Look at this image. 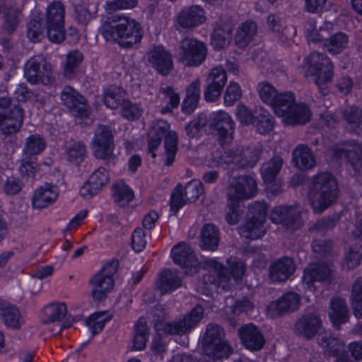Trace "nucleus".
Segmentation results:
<instances>
[{"mask_svg":"<svg viewBox=\"0 0 362 362\" xmlns=\"http://www.w3.org/2000/svg\"><path fill=\"white\" fill-rule=\"evenodd\" d=\"M300 302V296L298 293L288 291L283 294L277 300L272 302L269 310L274 315H281L298 310Z\"/></svg>","mask_w":362,"mask_h":362,"instance_id":"a878e982","label":"nucleus"},{"mask_svg":"<svg viewBox=\"0 0 362 362\" xmlns=\"http://www.w3.org/2000/svg\"><path fill=\"white\" fill-rule=\"evenodd\" d=\"M66 306L64 303H52L46 305L42 314L43 323L61 321L66 314Z\"/></svg>","mask_w":362,"mask_h":362,"instance_id":"c03bdc74","label":"nucleus"},{"mask_svg":"<svg viewBox=\"0 0 362 362\" xmlns=\"http://www.w3.org/2000/svg\"><path fill=\"white\" fill-rule=\"evenodd\" d=\"M205 12L197 5L182 8L177 16V24L183 28H192L204 23Z\"/></svg>","mask_w":362,"mask_h":362,"instance_id":"393cba45","label":"nucleus"},{"mask_svg":"<svg viewBox=\"0 0 362 362\" xmlns=\"http://www.w3.org/2000/svg\"><path fill=\"white\" fill-rule=\"evenodd\" d=\"M204 315V308L197 305L182 318L176 319L172 322L158 321L154 327L159 334H185L194 329L201 321Z\"/></svg>","mask_w":362,"mask_h":362,"instance_id":"1a4fd4ad","label":"nucleus"},{"mask_svg":"<svg viewBox=\"0 0 362 362\" xmlns=\"http://www.w3.org/2000/svg\"><path fill=\"white\" fill-rule=\"evenodd\" d=\"M171 256L174 262L182 268L196 270L197 263L195 254L192 247L185 243H179L171 250Z\"/></svg>","mask_w":362,"mask_h":362,"instance_id":"bb28decb","label":"nucleus"},{"mask_svg":"<svg viewBox=\"0 0 362 362\" xmlns=\"http://www.w3.org/2000/svg\"><path fill=\"white\" fill-rule=\"evenodd\" d=\"M200 241L202 249L215 251L220 243L218 228L212 223L205 224L202 228Z\"/></svg>","mask_w":362,"mask_h":362,"instance_id":"c9c22d12","label":"nucleus"},{"mask_svg":"<svg viewBox=\"0 0 362 362\" xmlns=\"http://www.w3.org/2000/svg\"><path fill=\"white\" fill-rule=\"evenodd\" d=\"M83 56L78 50L70 51L66 57L64 65V75L66 77L71 78L76 72L79 64L82 62Z\"/></svg>","mask_w":362,"mask_h":362,"instance_id":"864d4df0","label":"nucleus"},{"mask_svg":"<svg viewBox=\"0 0 362 362\" xmlns=\"http://www.w3.org/2000/svg\"><path fill=\"white\" fill-rule=\"evenodd\" d=\"M86 148L81 141L75 142L68 148V158L71 162L79 163L85 156Z\"/></svg>","mask_w":362,"mask_h":362,"instance_id":"0e129e2a","label":"nucleus"},{"mask_svg":"<svg viewBox=\"0 0 362 362\" xmlns=\"http://www.w3.org/2000/svg\"><path fill=\"white\" fill-rule=\"evenodd\" d=\"M147 56L149 64L162 76L168 75L173 68L172 54L163 45L153 46Z\"/></svg>","mask_w":362,"mask_h":362,"instance_id":"aec40b11","label":"nucleus"},{"mask_svg":"<svg viewBox=\"0 0 362 362\" xmlns=\"http://www.w3.org/2000/svg\"><path fill=\"white\" fill-rule=\"evenodd\" d=\"M112 196L119 206H124L134 198L133 190L124 182H118L112 186Z\"/></svg>","mask_w":362,"mask_h":362,"instance_id":"de8ad7c7","label":"nucleus"},{"mask_svg":"<svg viewBox=\"0 0 362 362\" xmlns=\"http://www.w3.org/2000/svg\"><path fill=\"white\" fill-rule=\"evenodd\" d=\"M114 148V136L112 129L106 125H99L93 138V150L95 156L101 159L111 158Z\"/></svg>","mask_w":362,"mask_h":362,"instance_id":"f3484780","label":"nucleus"},{"mask_svg":"<svg viewBox=\"0 0 362 362\" xmlns=\"http://www.w3.org/2000/svg\"><path fill=\"white\" fill-rule=\"evenodd\" d=\"M23 110L17 99L11 98L4 92L0 95V134L17 133L23 122Z\"/></svg>","mask_w":362,"mask_h":362,"instance_id":"7ed1b4c3","label":"nucleus"},{"mask_svg":"<svg viewBox=\"0 0 362 362\" xmlns=\"http://www.w3.org/2000/svg\"><path fill=\"white\" fill-rule=\"evenodd\" d=\"M260 155L259 146L253 145L231 148L224 153L222 160L226 163H234L238 168H252L257 163Z\"/></svg>","mask_w":362,"mask_h":362,"instance_id":"2eb2a0df","label":"nucleus"},{"mask_svg":"<svg viewBox=\"0 0 362 362\" xmlns=\"http://www.w3.org/2000/svg\"><path fill=\"white\" fill-rule=\"evenodd\" d=\"M294 165L301 170H308L315 164V156L310 148L304 144H298L292 152Z\"/></svg>","mask_w":362,"mask_h":362,"instance_id":"2f4dec72","label":"nucleus"},{"mask_svg":"<svg viewBox=\"0 0 362 362\" xmlns=\"http://www.w3.org/2000/svg\"><path fill=\"white\" fill-rule=\"evenodd\" d=\"M22 19V13L19 9H11L4 16V29L7 33L16 30Z\"/></svg>","mask_w":362,"mask_h":362,"instance_id":"13d9d810","label":"nucleus"},{"mask_svg":"<svg viewBox=\"0 0 362 362\" xmlns=\"http://www.w3.org/2000/svg\"><path fill=\"white\" fill-rule=\"evenodd\" d=\"M337 197V182L330 173L322 172L313 176L309 187L308 199L315 213L323 212Z\"/></svg>","mask_w":362,"mask_h":362,"instance_id":"f03ea898","label":"nucleus"},{"mask_svg":"<svg viewBox=\"0 0 362 362\" xmlns=\"http://www.w3.org/2000/svg\"><path fill=\"white\" fill-rule=\"evenodd\" d=\"M227 82V75L221 66L213 68L206 78V87L204 90V97L206 101L214 102L221 95Z\"/></svg>","mask_w":362,"mask_h":362,"instance_id":"412c9836","label":"nucleus"},{"mask_svg":"<svg viewBox=\"0 0 362 362\" xmlns=\"http://www.w3.org/2000/svg\"><path fill=\"white\" fill-rule=\"evenodd\" d=\"M148 339V329L146 320L139 318L134 326L133 349L141 351L145 349Z\"/></svg>","mask_w":362,"mask_h":362,"instance_id":"a18cd8bd","label":"nucleus"},{"mask_svg":"<svg viewBox=\"0 0 362 362\" xmlns=\"http://www.w3.org/2000/svg\"><path fill=\"white\" fill-rule=\"evenodd\" d=\"M61 100L71 114L80 118L88 115V106L86 98L71 86H66L61 92Z\"/></svg>","mask_w":362,"mask_h":362,"instance_id":"6ab92c4d","label":"nucleus"},{"mask_svg":"<svg viewBox=\"0 0 362 362\" xmlns=\"http://www.w3.org/2000/svg\"><path fill=\"white\" fill-rule=\"evenodd\" d=\"M98 11L95 4H81L75 6L76 19L79 23L87 24L93 19Z\"/></svg>","mask_w":362,"mask_h":362,"instance_id":"5fc2aeb1","label":"nucleus"},{"mask_svg":"<svg viewBox=\"0 0 362 362\" xmlns=\"http://www.w3.org/2000/svg\"><path fill=\"white\" fill-rule=\"evenodd\" d=\"M116 272V264L113 262L108 263L90 278L89 284L91 286L92 297L95 300L104 299L107 293L112 289L113 276Z\"/></svg>","mask_w":362,"mask_h":362,"instance_id":"9b49d317","label":"nucleus"},{"mask_svg":"<svg viewBox=\"0 0 362 362\" xmlns=\"http://www.w3.org/2000/svg\"><path fill=\"white\" fill-rule=\"evenodd\" d=\"M181 283L182 279L175 271L165 269L160 274L156 287L163 295L178 288Z\"/></svg>","mask_w":362,"mask_h":362,"instance_id":"72a5a7b5","label":"nucleus"},{"mask_svg":"<svg viewBox=\"0 0 362 362\" xmlns=\"http://www.w3.org/2000/svg\"><path fill=\"white\" fill-rule=\"evenodd\" d=\"M254 124L259 134H266L270 132L274 127L273 117L264 109L256 110Z\"/></svg>","mask_w":362,"mask_h":362,"instance_id":"09e8293b","label":"nucleus"},{"mask_svg":"<svg viewBox=\"0 0 362 362\" xmlns=\"http://www.w3.org/2000/svg\"><path fill=\"white\" fill-rule=\"evenodd\" d=\"M37 165L36 157L26 155L21 160L19 170L22 176L33 178L35 175Z\"/></svg>","mask_w":362,"mask_h":362,"instance_id":"e2e57ef3","label":"nucleus"},{"mask_svg":"<svg viewBox=\"0 0 362 362\" xmlns=\"http://www.w3.org/2000/svg\"><path fill=\"white\" fill-rule=\"evenodd\" d=\"M321 326V320L313 313L302 316L296 323V331L307 339L313 337Z\"/></svg>","mask_w":362,"mask_h":362,"instance_id":"c756f323","label":"nucleus"},{"mask_svg":"<svg viewBox=\"0 0 362 362\" xmlns=\"http://www.w3.org/2000/svg\"><path fill=\"white\" fill-rule=\"evenodd\" d=\"M242 96V90L240 86L235 82H230L226 88L224 94V103L227 106L233 105Z\"/></svg>","mask_w":362,"mask_h":362,"instance_id":"774afa93","label":"nucleus"},{"mask_svg":"<svg viewBox=\"0 0 362 362\" xmlns=\"http://www.w3.org/2000/svg\"><path fill=\"white\" fill-rule=\"evenodd\" d=\"M232 32V27L229 23L216 22L211 36V45L214 49L218 50L226 47L228 44V37Z\"/></svg>","mask_w":362,"mask_h":362,"instance_id":"f704fd0d","label":"nucleus"},{"mask_svg":"<svg viewBox=\"0 0 362 362\" xmlns=\"http://www.w3.org/2000/svg\"><path fill=\"white\" fill-rule=\"evenodd\" d=\"M240 235L247 239H257L262 238L266 233L264 223L253 218H248L245 224L239 228Z\"/></svg>","mask_w":362,"mask_h":362,"instance_id":"4c0bfd02","label":"nucleus"},{"mask_svg":"<svg viewBox=\"0 0 362 362\" xmlns=\"http://www.w3.org/2000/svg\"><path fill=\"white\" fill-rule=\"evenodd\" d=\"M281 97L283 101L278 105L274 112L278 117H282L284 124H303L310 120L311 112L309 107L305 103H296L293 93L286 92V94Z\"/></svg>","mask_w":362,"mask_h":362,"instance_id":"423d86ee","label":"nucleus"},{"mask_svg":"<svg viewBox=\"0 0 362 362\" xmlns=\"http://www.w3.org/2000/svg\"><path fill=\"white\" fill-rule=\"evenodd\" d=\"M296 271L292 258L283 257L273 262L269 268V276L272 282L281 283L290 278Z\"/></svg>","mask_w":362,"mask_h":362,"instance_id":"5701e85b","label":"nucleus"},{"mask_svg":"<svg viewBox=\"0 0 362 362\" xmlns=\"http://www.w3.org/2000/svg\"><path fill=\"white\" fill-rule=\"evenodd\" d=\"M46 147V142L38 134L30 135L25 140L23 152L30 156H35L41 153Z\"/></svg>","mask_w":362,"mask_h":362,"instance_id":"3c124183","label":"nucleus"},{"mask_svg":"<svg viewBox=\"0 0 362 362\" xmlns=\"http://www.w3.org/2000/svg\"><path fill=\"white\" fill-rule=\"evenodd\" d=\"M110 320L105 313H95L86 320V325L93 335L101 332L107 321Z\"/></svg>","mask_w":362,"mask_h":362,"instance_id":"4d7b16f0","label":"nucleus"},{"mask_svg":"<svg viewBox=\"0 0 362 362\" xmlns=\"http://www.w3.org/2000/svg\"><path fill=\"white\" fill-rule=\"evenodd\" d=\"M108 180L109 173L107 170L104 167H99L82 186L80 189V194L86 199H90L98 193Z\"/></svg>","mask_w":362,"mask_h":362,"instance_id":"b1692460","label":"nucleus"},{"mask_svg":"<svg viewBox=\"0 0 362 362\" xmlns=\"http://www.w3.org/2000/svg\"><path fill=\"white\" fill-rule=\"evenodd\" d=\"M319 344L329 356H338L344 352V343L339 338L325 332L319 337Z\"/></svg>","mask_w":362,"mask_h":362,"instance_id":"58836bf2","label":"nucleus"},{"mask_svg":"<svg viewBox=\"0 0 362 362\" xmlns=\"http://www.w3.org/2000/svg\"><path fill=\"white\" fill-rule=\"evenodd\" d=\"M27 36L33 42L40 41L43 37V28L39 19L34 18L28 22Z\"/></svg>","mask_w":362,"mask_h":362,"instance_id":"338daca9","label":"nucleus"},{"mask_svg":"<svg viewBox=\"0 0 362 362\" xmlns=\"http://www.w3.org/2000/svg\"><path fill=\"white\" fill-rule=\"evenodd\" d=\"M238 334L243 346L250 351H259L265 344L264 337L256 325L247 324L238 329Z\"/></svg>","mask_w":362,"mask_h":362,"instance_id":"4be33fe9","label":"nucleus"},{"mask_svg":"<svg viewBox=\"0 0 362 362\" xmlns=\"http://www.w3.org/2000/svg\"><path fill=\"white\" fill-rule=\"evenodd\" d=\"M256 180L251 176L233 177L228 188V201L239 203L253 197L257 192Z\"/></svg>","mask_w":362,"mask_h":362,"instance_id":"dca6fc26","label":"nucleus"},{"mask_svg":"<svg viewBox=\"0 0 362 362\" xmlns=\"http://www.w3.org/2000/svg\"><path fill=\"white\" fill-rule=\"evenodd\" d=\"M143 109L139 103L127 100L122 107V115L129 120H136L142 115Z\"/></svg>","mask_w":362,"mask_h":362,"instance_id":"680f3d73","label":"nucleus"},{"mask_svg":"<svg viewBox=\"0 0 362 362\" xmlns=\"http://www.w3.org/2000/svg\"><path fill=\"white\" fill-rule=\"evenodd\" d=\"M330 274L327 265L325 264L313 263L305 269L303 276V282L307 285V288L312 289L314 281H322L327 279Z\"/></svg>","mask_w":362,"mask_h":362,"instance_id":"7c9ffc66","label":"nucleus"},{"mask_svg":"<svg viewBox=\"0 0 362 362\" xmlns=\"http://www.w3.org/2000/svg\"><path fill=\"white\" fill-rule=\"evenodd\" d=\"M227 262L230 266V270L214 259H205L204 265L212 270L213 275L215 276H212L211 274L205 275L204 282L206 284L209 282L218 287L222 286L224 288L225 285L222 284L226 283L230 277H233L235 281H241L246 270L243 262L228 259Z\"/></svg>","mask_w":362,"mask_h":362,"instance_id":"39448f33","label":"nucleus"},{"mask_svg":"<svg viewBox=\"0 0 362 362\" xmlns=\"http://www.w3.org/2000/svg\"><path fill=\"white\" fill-rule=\"evenodd\" d=\"M59 195L58 187L52 184L45 183L35 192L32 204L35 209H42L53 204Z\"/></svg>","mask_w":362,"mask_h":362,"instance_id":"c85d7f7f","label":"nucleus"},{"mask_svg":"<svg viewBox=\"0 0 362 362\" xmlns=\"http://www.w3.org/2000/svg\"><path fill=\"white\" fill-rule=\"evenodd\" d=\"M223 329L216 324H209L202 339L203 351L213 359L227 358L233 353V348L223 339Z\"/></svg>","mask_w":362,"mask_h":362,"instance_id":"0eeeda50","label":"nucleus"},{"mask_svg":"<svg viewBox=\"0 0 362 362\" xmlns=\"http://www.w3.org/2000/svg\"><path fill=\"white\" fill-rule=\"evenodd\" d=\"M183 192L187 202H194L204 193L203 185L199 180H192L186 185Z\"/></svg>","mask_w":362,"mask_h":362,"instance_id":"052dcab7","label":"nucleus"},{"mask_svg":"<svg viewBox=\"0 0 362 362\" xmlns=\"http://www.w3.org/2000/svg\"><path fill=\"white\" fill-rule=\"evenodd\" d=\"M24 76L30 84L48 85L52 80L51 66L42 55L34 56L25 63Z\"/></svg>","mask_w":362,"mask_h":362,"instance_id":"f8f14e48","label":"nucleus"},{"mask_svg":"<svg viewBox=\"0 0 362 362\" xmlns=\"http://www.w3.org/2000/svg\"><path fill=\"white\" fill-rule=\"evenodd\" d=\"M284 164V160L281 156H274L269 160L265 162L261 169V175L266 183H272Z\"/></svg>","mask_w":362,"mask_h":362,"instance_id":"79ce46f5","label":"nucleus"},{"mask_svg":"<svg viewBox=\"0 0 362 362\" xmlns=\"http://www.w3.org/2000/svg\"><path fill=\"white\" fill-rule=\"evenodd\" d=\"M64 7L59 1H54L47 8L46 24H64Z\"/></svg>","mask_w":362,"mask_h":362,"instance_id":"603ef678","label":"nucleus"},{"mask_svg":"<svg viewBox=\"0 0 362 362\" xmlns=\"http://www.w3.org/2000/svg\"><path fill=\"white\" fill-rule=\"evenodd\" d=\"M164 98L163 103L166 105L161 107L160 112L162 114H167L171 112L173 109L178 107L180 104V95L178 93L170 86H162L159 89Z\"/></svg>","mask_w":362,"mask_h":362,"instance_id":"49530a36","label":"nucleus"},{"mask_svg":"<svg viewBox=\"0 0 362 362\" xmlns=\"http://www.w3.org/2000/svg\"><path fill=\"white\" fill-rule=\"evenodd\" d=\"M102 35L107 41L129 48L142 38L140 25L134 19L120 16L107 18L102 25Z\"/></svg>","mask_w":362,"mask_h":362,"instance_id":"f257e3e1","label":"nucleus"},{"mask_svg":"<svg viewBox=\"0 0 362 362\" xmlns=\"http://www.w3.org/2000/svg\"><path fill=\"white\" fill-rule=\"evenodd\" d=\"M209 124L210 128L217 135L221 146L232 142L235 132V122L228 113L224 111L212 112Z\"/></svg>","mask_w":362,"mask_h":362,"instance_id":"4468645a","label":"nucleus"},{"mask_svg":"<svg viewBox=\"0 0 362 362\" xmlns=\"http://www.w3.org/2000/svg\"><path fill=\"white\" fill-rule=\"evenodd\" d=\"M267 209L268 206L265 202H255L248 207V216L252 218L255 217V219L265 223Z\"/></svg>","mask_w":362,"mask_h":362,"instance_id":"69168bd1","label":"nucleus"},{"mask_svg":"<svg viewBox=\"0 0 362 362\" xmlns=\"http://www.w3.org/2000/svg\"><path fill=\"white\" fill-rule=\"evenodd\" d=\"M257 90L262 100L271 105L274 112L276 110L278 105H280L283 101L281 96L286 94V93H277L275 88L267 82L259 83L257 86Z\"/></svg>","mask_w":362,"mask_h":362,"instance_id":"e433bc0d","label":"nucleus"},{"mask_svg":"<svg viewBox=\"0 0 362 362\" xmlns=\"http://www.w3.org/2000/svg\"><path fill=\"white\" fill-rule=\"evenodd\" d=\"M362 260V244L356 243L351 245L344 252L343 265L348 269L358 267Z\"/></svg>","mask_w":362,"mask_h":362,"instance_id":"8fccbe9b","label":"nucleus"},{"mask_svg":"<svg viewBox=\"0 0 362 362\" xmlns=\"http://www.w3.org/2000/svg\"><path fill=\"white\" fill-rule=\"evenodd\" d=\"M329 317L336 328L344 324L349 319V310L346 301L340 298H333L330 302Z\"/></svg>","mask_w":362,"mask_h":362,"instance_id":"473e14b6","label":"nucleus"},{"mask_svg":"<svg viewBox=\"0 0 362 362\" xmlns=\"http://www.w3.org/2000/svg\"><path fill=\"white\" fill-rule=\"evenodd\" d=\"M352 304L354 315L362 317V277L358 278L352 286Z\"/></svg>","mask_w":362,"mask_h":362,"instance_id":"6e6d98bb","label":"nucleus"},{"mask_svg":"<svg viewBox=\"0 0 362 362\" xmlns=\"http://www.w3.org/2000/svg\"><path fill=\"white\" fill-rule=\"evenodd\" d=\"M168 129L169 124L165 122H160L153 125L148 134V149L152 158H155V151L165 137V165L170 166L174 162L177 151V135L175 132H168Z\"/></svg>","mask_w":362,"mask_h":362,"instance_id":"20e7f679","label":"nucleus"},{"mask_svg":"<svg viewBox=\"0 0 362 362\" xmlns=\"http://www.w3.org/2000/svg\"><path fill=\"white\" fill-rule=\"evenodd\" d=\"M333 155L337 158L344 157L346 165L357 174L362 168V144L354 139L344 140L333 147Z\"/></svg>","mask_w":362,"mask_h":362,"instance_id":"ddd939ff","label":"nucleus"},{"mask_svg":"<svg viewBox=\"0 0 362 362\" xmlns=\"http://www.w3.org/2000/svg\"><path fill=\"white\" fill-rule=\"evenodd\" d=\"M126 92L124 90L116 86L107 87L103 93V102L105 106L110 109H117L120 105H123Z\"/></svg>","mask_w":362,"mask_h":362,"instance_id":"ea45409f","label":"nucleus"},{"mask_svg":"<svg viewBox=\"0 0 362 362\" xmlns=\"http://www.w3.org/2000/svg\"><path fill=\"white\" fill-rule=\"evenodd\" d=\"M303 68L307 73L315 76V83L320 90L331 81L333 76V66L330 59L324 54L313 52L306 57Z\"/></svg>","mask_w":362,"mask_h":362,"instance_id":"6e6552de","label":"nucleus"},{"mask_svg":"<svg viewBox=\"0 0 362 362\" xmlns=\"http://www.w3.org/2000/svg\"><path fill=\"white\" fill-rule=\"evenodd\" d=\"M257 34V25L251 21H247L238 28L235 41L240 48L245 47Z\"/></svg>","mask_w":362,"mask_h":362,"instance_id":"a19ab883","label":"nucleus"},{"mask_svg":"<svg viewBox=\"0 0 362 362\" xmlns=\"http://www.w3.org/2000/svg\"><path fill=\"white\" fill-rule=\"evenodd\" d=\"M0 318L6 327L13 329H19L24 322L18 308L10 302L1 299Z\"/></svg>","mask_w":362,"mask_h":362,"instance_id":"cd10ccee","label":"nucleus"},{"mask_svg":"<svg viewBox=\"0 0 362 362\" xmlns=\"http://www.w3.org/2000/svg\"><path fill=\"white\" fill-rule=\"evenodd\" d=\"M349 37L343 32H338L325 40L324 49L331 54H337L346 48Z\"/></svg>","mask_w":362,"mask_h":362,"instance_id":"37998d69","label":"nucleus"},{"mask_svg":"<svg viewBox=\"0 0 362 362\" xmlns=\"http://www.w3.org/2000/svg\"><path fill=\"white\" fill-rule=\"evenodd\" d=\"M206 54L207 48L204 42L193 37H185L179 44L176 56L186 66H198L204 62Z\"/></svg>","mask_w":362,"mask_h":362,"instance_id":"9d476101","label":"nucleus"},{"mask_svg":"<svg viewBox=\"0 0 362 362\" xmlns=\"http://www.w3.org/2000/svg\"><path fill=\"white\" fill-rule=\"evenodd\" d=\"M269 218L276 224H281L286 229L294 231L303 226L300 211L293 206H275L271 211Z\"/></svg>","mask_w":362,"mask_h":362,"instance_id":"a211bd4d","label":"nucleus"},{"mask_svg":"<svg viewBox=\"0 0 362 362\" xmlns=\"http://www.w3.org/2000/svg\"><path fill=\"white\" fill-rule=\"evenodd\" d=\"M170 202V211L174 214L178 212V211L187 202V200H186V198L185 197V194L181 184L177 185L175 187L172 192Z\"/></svg>","mask_w":362,"mask_h":362,"instance_id":"bf43d9fd","label":"nucleus"}]
</instances>
